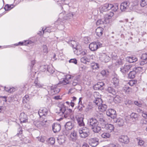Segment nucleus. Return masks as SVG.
<instances>
[{"label": "nucleus", "mask_w": 147, "mask_h": 147, "mask_svg": "<svg viewBox=\"0 0 147 147\" xmlns=\"http://www.w3.org/2000/svg\"><path fill=\"white\" fill-rule=\"evenodd\" d=\"M58 109L59 110L58 112L59 114H60L61 115L64 114V117L65 118H68L69 117L70 114L72 111L71 109H66L65 106L62 103L60 104Z\"/></svg>", "instance_id": "obj_1"}, {"label": "nucleus", "mask_w": 147, "mask_h": 147, "mask_svg": "<svg viewBox=\"0 0 147 147\" xmlns=\"http://www.w3.org/2000/svg\"><path fill=\"white\" fill-rule=\"evenodd\" d=\"M135 6L133 3H130L128 1H126L122 3L120 5V8L122 11H125L127 10H132Z\"/></svg>", "instance_id": "obj_2"}, {"label": "nucleus", "mask_w": 147, "mask_h": 147, "mask_svg": "<svg viewBox=\"0 0 147 147\" xmlns=\"http://www.w3.org/2000/svg\"><path fill=\"white\" fill-rule=\"evenodd\" d=\"M78 132L80 137L84 139L88 137L90 134L89 129L86 127L80 129L78 130Z\"/></svg>", "instance_id": "obj_3"}, {"label": "nucleus", "mask_w": 147, "mask_h": 147, "mask_svg": "<svg viewBox=\"0 0 147 147\" xmlns=\"http://www.w3.org/2000/svg\"><path fill=\"white\" fill-rule=\"evenodd\" d=\"M76 118L77 121L78 125L80 126H83L85 125L83 120L84 116L81 114H79L76 116Z\"/></svg>", "instance_id": "obj_4"}, {"label": "nucleus", "mask_w": 147, "mask_h": 147, "mask_svg": "<svg viewBox=\"0 0 147 147\" xmlns=\"http://www.w3.org/2000/svg\"><path fill=\"white\" fill-rule=\"evenodd\" d=\"M98 92H96L94 94L95 99L94 100V102L98 107L101 104L102 102V99L100 98V96L99 95Z\"/></svg>", "instance_id": "obj_5"}, {"label": "nucleus", "mask_w": 147, "mask_h": 147, "mask_svg": "<svg viewBox=\"0 0 147 147\" xmlns=\"http://www.w3.org/2000/svg\"><path fill=\"white\" fill-rule=\"evenodd\" d=\"M131 66L129 65H125L123 66H121L120 68V71L124 75L131 68Z\"/></svg>", "instance_id": "obj_6"}, {"label": "nucleus", "mask_w": 147, "mask_h": 147, "mask_svg": "<svg viewBox=\"0 0 147 147\" xmlns=\"http://www.w3.org/2000/svg\"><path fill=\"white\" fill-rule=\"evenodd\" d=\"M107 115L111 118L114 119L117 116L116 112L113 109H109L106 111Z\"/></svg>", "instance_id": "obj_7"}, {"label": "nucleus", "mask_w": 147, "mask_h": 147, "mask_svg": "<svg viewBox=\"0 0 147 147\" xmlns=\"http://www.w3.org/2000/svg\"><path fill=\"white\" fill-rule=\"evenodd\" d=\"M99 58L101 61L104 62H107L109 60V57L106 53H101L99 55Z\"/></svg>", "instance_id": "obj_8"}, {"label": "nucleus", "mask_w": 147, "mask_h": 147, "mask_svg": "<svg viewBox=\"0 0 147 147\" xmlns=\"http://www.w3.org/2000/svg\"><path fill=\"white\" fill-rule=\"evenodd\" d=\"M118 140L119 142L125 144H127L129 142V138L126 136L121 135L119 137Z\"/></svg>", "instance_id": "obj_9"}, {"label": "nucleus", "mask_w": 147, "mask_h": 147, "mask_svg": "<svg viewBox=\"0 0 147 147\" xmlns=\"http://www.w3.org/2000/svg\"><path fill=\"white\" fill-rule=\"evenodd\" d=\"M48 113V109L46 108H41L39 110L38 114L40 117L43 116H46Z\"/></svg>", "instance_id": "obj_10"}, {"label": "nucleus", "mask_w": 147, "mask_h": 147, "mask_svg": "<svg viewBox=\"0 0 147 147\" xmlns=\"http://www.w3.org/2000/svg\"><path fill=\"white\" fill-rule=\"evenodd\" d=\"M67 42L73 48L75 49L76 50H78V47L79 44L75 40L70 39Z\"/></svg>", "instance_id": "obj_11"}, {"label": "nucleus", "mask_w": 147, "mask_h": 147, "mask_svg": "<svg viewBox=\"0 0 147 147\" xmlns=\"http://www.w3.org/2000/svg\"><path fill=\"white\" fill-rule=\"evenodd\" d=\"M88 123L91 127H92L98 125V121L95 119L91 118L89 119Z\"/></svg>", "instance_id": "obj_12"}, {"label": "nucleus", "mask_w": 147, "mask_h": 147, "mask_svg": "<svg viewBox=\"0 0 147 147\" xmlns=\"http://www.w3.org/2000/svg\"><path fill=\"white\" fill-rule=\"evenodd\" d=\"M98 139L96 138L90 139L89 140V143L90 145L93 147H95L98 144Z\"/></svg>", "instance_id": "obj_13"}, {"label": "nucleus", "mask_w": 147, "mask_h": 147, "mask_svg": "<svg viewBox=\"0 0 147 147\" xmlns=\"http://www.w3.org/2000/svg\"><path fill=\"white\" fill-rule=\"evenodd\" d=\"M64 78L61 79L62 80L60 81V83L65 85L69 83L68 80L71 79V76L69 74L64 75Z\"/></svg>", "instance_id": "obj_14"}, {"label": "nucleus", "mask_w": 147, "mask_h": 147, "mask_svg": "<svg viewBox=\"0 0 147 147\" xmlns=\"http://www.w3.org/2000/svg\"><path fill=\"white\" fill-rule=\"evenodd\" d=\"M89 48L92 51H95L98 48V45L96 42H92L89 45Z\"/></svg>", "instance_id": "obj_15"}, {"label": "nucleus", "mask_w": 147, "mask_h": 147, "mask_svg": "<svg viewBox=\"0 0 147 147\" xmlns=\"http://www.w3.org/2000/svg\"><path fill=\"white\" fill-rule=\"evenodd\" d=\"M61 129V126L60 124L55 123L52 125V129L54 133H56L60 131Z\"/></svg>", "instance_id": "obj_16"}, {"label": "nucleus", "mask_w": 147, "mask_h": 147, "mask_svg": "<svg viewBox=\"0 0 147 147\" xmlns=\"http://www.w3.org/2000/svg\"><path fill=\"white\" fill-rule=\"evenodd\" d=\"M104 83L102 82H98L95 85L94 88L96 90H102L104 89Z\"/></svg>", "instance_id": "obj_17"}, {"label": "nucleus", "mask_w": 147, "mask_h": 147, "mask_svg": "<svg viewBox=\"0 0 147 147\" xmlns=\"http://www.w3.org/2000/svg\"><path fill=\"white\" fill-rule=\"evenodd\" d=\"M65 126L67 130H71L74 126V122L72 121L67 122L66 123Z\"/></svg>", "instance_id": "obj_18"}, {"label": "nucleus", "mask_w": 147, "mask_h": 147, "mask_svg": "<svg viewBox=\"0 0 147 147\" xmlns=\"http://www.w3.org/2000/svg\"><path fill=\"white\" fill-rule=\"evenodd\" d=\"M20 120L22 123L27 122L28 117L27 115L24 113H21L20 115Z\"/></svg>", "instance_id": "obj_19"}, {"label": "nucleus", "mask_w": 147, "mask_h": 147, "mask_svg": "<svg viewBox=\"0 0 147 147\" xmlns=\"http://www.w3.org/2000/svg\"><path fill=\"white\" fill-rule=\"evenodd\" d=\"M78 136L77 134V132L75 131H74L71 132L70 135L69 140L73 142H75L77 140Z\"/></svg>", "instance_id": "obj_20"}, {"label": "nucleus", "mask_w": 147, "mask_h": 147, "mask_svg": "<svg viewBox=\"0 0 147 147\" xmlns=\"http://www.w3.org/2000/svg\"><path fill=\"white\" fill-rule=\"evenodd\" d=\"M109 4L106 3L101 6L100 8L101 12L106 11L110 10Z\"/></svg>", "instance_id": "obj_21"}, {"label": "nucleus", "mask_w": 147, "mask_h": 147, "mask_svg": "<svg viewBox=\"0 0 147 147\" xmlns=\"http://www.w3.org/2000/svg\"><path fill=\"white\" fill-rule=\"evenodd\" d=\"M126 60L127 62L130 63L135 62L137 61V58L135 56H131L127 57L126 58Z\"/></svg>", "instance_id": "obj_22"}, {"label": "nucleus", "mask_w": 147, "mask_h": 147, "mask_svg": "<svg viewBox=\"0 0 147 147\" xmlns=\"http://www.w3.org/2000/svg\"><path fill=\"white\" fill-rule=\"evenodd\" d=\"M137 71V68H135L134 70L129 72L128 74V78L130 79H133L135 78L136 75V71Z\"/></svg>", "instance_id": "obj_23"}, {"label": "nucleus", "mask_w": 147, "mask_h": 147, "mask_svg": "<svg viewBox=\"0 0 147 147\" xmlns=\"http://www.w3.org/2000/svg\"><path fill=\"white\" fill-rule=\"evenodd\" d=\"M104 128L109 132H111L113 131L114 129V125L111 124H107L105 125Z\"/></svg>", "instance_id": "obj_24"}, {"label": "nucleus", "mask_w": 147, "mask_h": 147, "mask_svg": "<svg viewBox=\"0 0 147 147\" xmlns=\"http://www.w3.org/2000/svg\"><path fill=\"white\" fill-rule=\"evenodd\" d=\"M104 29L101 27L97 28L96 30V35L98 36H101L103 32Z\"/></svg>", "instance_id": "obj_25"}, {"label": "nucleus", "mask_w": 147, "mask_h": 147, "mask_svg": "<svg viewBox=\"0 0 147 147\" xmlns=\"http://www.w3.org/2000/svg\"><path fill=\"white\" fill-rule=\"evenodd\" d=\"M114 121L117 123V125L119 127L123 126L124 123V120L120 118L115 119Z\"/></svg>", "instance_id": "obj_26"}, {"label": "nucleus", "mask_w": 147, "mask_h": 147, "mask_svg": "<svg viewBox=\"0 0 147 147\" xmlns=\"http://www.w3.org/2000/svg\"><path fill=\"white\" fill-rule=\"evenodd\" d=\"M51 90L53 94H56L58 93L60 91V89L57 87V85L52 86L51 88Z\"/></svg>", "instance_id": "obj_27"}, {"label": "nucleus", "mask_w": 147, "mask_h": 147, "mask_svg": "<svg viewBox=\"0 0 147 147\" xmlns=\"http://www.w3.org/2000/svg\"><path fill=\"white\" fill-rule=\"evenodd\" d=\"M107 91L112 95H115L116 94V91L114 88L112 87H109L107 89Z\"/></svg>", "instance_id": "obj_28"}, {"label": "nucleus", "mask_w": 147, "mask_h": 147, "mask_svg": "<svg viewBox=\"0 0 147 147\" xmlns=\"http://www.w3.org/2000/svg\"><path fill=\"white\" fill-rule=\"evenodd\" d=\"M57 140L60 144H62L65 143L66 138L64 136H59L57 138Z\"/></svg>", "instance_id": "obj_29"}, {"label": "nucleus", "mask_w": 147, "mask_h": 147, "mask_svg": "<svg viewBox=\"0 0 147 147\" xmlns=\"http://www.w3.org/2000/svg\"><path fill=\"white\" fill-rule=\"evenodd\" d=\"M118 3H115L114 5L112 4H109V6L110 7V10L111 9L114 12L117 11L118 9Z\"/></svg>", "instance_id": "obj_30"}, {"label": "nucleus", "mask_w": 147, "mask_h": 147, "mask_svg": "<svg viewBox=\"0 0 147 147\" xmlns=\"http://www.w3.org/2000/svg\"><path fill=\"white\" fill-rule=\"evenodd\" d=\"M119 79L116 77L113 78L112 80V82L115 86L119 85Z\"/></svg>", "instance_id": "obj_31"}, {"label": "nucleus", "mask_w": 147, "mask_h": 147, "mask_svg": "<svg viewBox=\"0 0 147 147\" xmlns=\"http://www.w3.org/2000/svg\"><path fill=\"white\" fill-rule=\"evenodd\" d=\"M98 108L101 112H104L106 110L107 106L105 104H101L98 107Z\"/></svg>", "instance_id": "obj_32"}, {"label": "nucleus", "mask_w": 147, "mask_h": 147, "mask_svg": "<svg viewBox=\"0 0 147 147\" xmlns=\"http://www.w3.org/2000/svg\"><path fill=\"white\" fill-rule=\"evenodd\" d=\"M73 14L72 12H70L64 16L63 18L64 20H69L72 18Z\"/></svg>", "instance_id": "obj_33"}, {"label": "nucleus", "mask_w": 147, "mask_h": 147, "mask_svg": "<svg viewBox=\"0 0 147 147\" xmlns=\"http://www.w3.org/2000/svg\"><path fill=\"white\" fill-rule=\"evenodd\" d=\"M93 131L94 132L96 133H98L101 130V127L97 125L95 126L91 127Z\"/></svg>", "instance_id": "obj_34"}, {"label": "nucleus", "mask_w": 147, "mask_h": 147, "mask_svg": "<svg viewBox=\"0 0 147 147\" xmlns=\"http://www.w3.org/2000/svg\"><path fill=\"white\" fill-rule=\"evenodd\" d=\"M139 115L138 114L135 113H131V117L132 119H134L135 120H138Z\"/></svg>", "instance_id": "obj_35"}, {"label": "nucleus", "mask_w": 147, "mask_h": 147, "mask_svg": "<svg viewBox=\"0 0 147 147\" xmlns=\"http://www.w3.org/2000/svg\"><path fill=\"white\" fill-rule=\"evenodd\" d=\"M29 100V96L28 95H26L23 98L22 101L23 103H26Z\"/></svg>", "instance_id": "obj_36"}, {"label": "nucleus", "mask_w": 147, "mask_h": 147, "mask_svg": "<svg viewBox=\"0 0 147 147\" xmlns=\"http://www.w3.org/2000/svg\"><path fill=\"white\" fill-rule=\"evenodd\" d=\"M14 7V6L13 5H9L7 4L5 6L4 8L6 11L9 10L13 8Z\"/></svg>", "instance_id": "obj_37"}, {"label": "nucleus", "mask_w": 147, "mask_h": 147, "mask_svg": "<svg viewBox=\"0 0 147 147\" xmlns=\"http://www.w3.org/2000/svg\"><path fill=\"white\" fill-rule=\"evenodd\" d=\"M47 71L51 74H53L55 71L54 69L52 66H48L47 68Z\"/></svg>", "instance_id": "obj_38"}, {"label": "nucleus", "mask_w": 147, "mask_h": 147, "mask_svg": "<svg viewBox=\"0 0 147 147\" xmlns=\"http://www.w3.org/2000/svg\"><path fill=\"white\" fill-rule=\"evenodd\" d=\"M121 98L119 96H116L114 98V100L115 102L120 103L121 101Z\"/></svg>", "instance_id": "obj_39"}, {"label": "nucleus", "mask_w": 147, "mask_h": 147, "mask_svg": "<svg viewBox=\"0 0 147 147\" xmlns=\"http://www.w3.org/2000/svg\"><path fill=\"white\" fill-rule=\"evenodd\" d=\"M101 136L104 138H109L110 137L111 134L108 133H104L102 134Z\"/></svg>", "instance_id": "obj_40"}, {"label": "nucleus", "mask_w": 147, "mask_h": 147, "mask_svg": "<svg viewBox=\"0 0 147 147\" xmlns=\"http://www.w3.org/2000/svg\"><path fill=\"white\" fill-rule=\"evenodd\" d=\"M91 67L93 69H96L99 68V65L98 63H93L91 64Z\"/></svg>", "instance_id": "obj_41"}, {"label": "nucleus", "mask_w": 147, "mask_h": 147, "mask_svg": "<svg viewBox=\"0 0 147 147\" xmlns=\"http://www.w3.org/2000/svg\"><path fill=\"white\" fill-rule=\"evenodd\" d=\"M124 90L125 91L126 93H129L131 91V89L129 87L126 86L123 88Z\"/></svg>", "instance_id": "obj_42"}, {"label": "nucleus", "mask_w": 147, "mask_h": 147, "mask_svg": "<svg viewBox=\"0 0 147 147\" xmlns=\"http://www.w3.org/2000/svg\"><path fill=\"white\" fill-rule=\"evenodd\" d=\"M29 43V41L27 40V41H25L24 42H19L16 45H27Z\"/></svg>", "instance_id": "obj_43"}, {"label": "nucleus", "mask_w": 147, "mask_h": 147, "mask_svg": "<svg viewBox=\"0 0 147 147\" xmlns=\"http://www.w3.org/2000/svg\"><path fill=\"white\" fill-rule=\"evenodd\" d=\"M109 72L107 70H103L101 71L100 74L103 76H106L108 74Z\"/></svg>", "instance_id": "obj_44"}, {"label": "nucleus", "mask_w": 147, "mask_h": 147, "mask_svg": "<svg viewBox=\"0 0 147 147\" xmlns=\"http://www.w3.org/2000/svg\"><path fill=\"white\" fill-rule=\"evenodd\" d=\"M55 139L54 138H51L49 139V143L51 145H53L55 143Z\"/></svg>", "instance_id": "obj_45"}, {"label": "nucleus", "mask_w": 147, "mask_h": 147, "mask_svg": "<svg viewBox=\"0 0 147 147\" xmlns=\"http://www.w3.org/2000/svg\"><path fill=\"white\" fill-rule=\"evenodd\" d=\"M141 6L144 7L147 5V0H141L140 3Z\"/></svg>", "instance_id": "obj_46"}, {"label": "nucleus", "mask_w": 147, "mask_h": 147, "mask_svg": "<svg viewBox=\"0 0 147 147\" xmlns=\"http://www.w3.org/2000/svg\"><path fill=\"white\" fill-rule=\"evenodd\" d=\"M114 14L113 12H110L109 14L106 15L105 18H107L108 19H110L113 16Z\"/></svg>", "instance_id": "obj_47"}, {"label": "nucleus", "mask_w": 147, "mask_h": 147, "mask_svg": "<svg viewBox=\"0 0 147 147\" xmlns=\"http://www.w3.org/2000/svg\"><path fill=\"white\" fill-rule=\"evenodd\" d=\"M42 51L44 53H48L47 46L45 45H44L42 47Z\"/></svg>", "instance_id": "obj_48"}, {"label": "nucleus", "mask_w": 147, "mask_h": 147, "mask_svg": "<svg viewBox=\"0 0 147 147\" xmlns=\"http://www.w3.org/2000/svg\"><path fill=\"white\" fill-rule=\"evenodd\" d=\"M136 83V81L134 80H131L129 81L128 84L129 85L132 86Z\"/></svg>", "instance_id": "obj_49"}, {"label": "nucleus", "mask_w": 147, "mask_h": 147, "mask_svg": "<svg viewBox=\"0 0 147 147\" xmlns=\"http://www.w3.org/2000/svg\"><path fill=\"white\" fill-rule=\"evenodd\" d=\"M87 59L86 57H84L81 58L80 61L81 62L86 63Z\"/></svg>", "instance_id": "obj_50"}, {"label": "nucleus", "mask_w": 147, "mask_h": 147, "mask_svg": "<svg viewBox=\"0 0 147 147\" xmlns=\"http://www.w3.org/2000/svg\"><path fill=\"white\" fill-rule=\"evenodd\" d=\"M103 24L104 22L101 19L98 20L96 22V24L97 26H98L100 24Z\"/></svg>", "instance_id": "obj_51"}, {"label": "nucleus", "mask_w": 147, "mask_h": 147, "mask_svg": "<svg viewBox=\"0 0 147 147\" xmlns=\"http://www.w3.org/2000/svg\"><path fill=\"white\" fill-rule=\"evenodd\" d=\"M140 123L143 125L147 124V121L146 119H142Z\"/></svg>", "instance_id": "obj_52"}, {"label": "nucleus", "mask_w": 147, "mask_h": 147, "mask_svg": "<svg viewBox=\"0 0 147 147\" xmlns=\"http://www.w3.org/2000/svg\"><path fill=\"white\" fill-rule=\"evenodd\" d=\"M142 59L143 60H146L147 59V57H146V53L143 54L141 57Z\"/></svg>", "instance_id": "obj_53"}, {"label": "nucleus", "mask_w": 147, "mask_h": 147, "mask_svg": "<svg viewBox=\"0 0 147 147\" xmlns=\"http://www.w3.org/2000/svg\"><path fill=\"white\" fill-rule=\"evenodd\" d=\"M69 63H74L75 64H76L77 63V60L75 59H71L69 60Z\"/></svg>", "instance_id": "obj_54"}, {"label": "nucleus", "mask_w": 147, "mask_h": 147, "mask_svg": "<svg viewBox=\"0 0 147 147\" xmlns=\"http://www.w3.org/2000/svg\"><path fill=\"white\" fill-rule=\"evenodd\" d=\"M125 103L126 105H130L131 104L132 102L131 100H127L125 101Z\"/></svg>", "instance_id": "obj_55"}, {"label": "nucleus", "mask_w": 147, "mask_h": 147, "mask_svg": "<svg viewBox=\"0 0 147 147\" xmlns=\"http://www.w3.org/2000/svg\"><path fill=\"white\" fill-rule=\"evenodd\" d=\"M99 122L101 123H102L105 122V120L102 118H100L98 119Z\"/></svg>", "instance_id": "obj_56"}, {"label": "nucleus", "mask_w": 147, "mask_h": 147, "mask_svg": "<svg viewBox=\"0 0 147 147\" xmlns=\"http://www.w3.org/2000/svg\"><path fill=\"white\" fill-rule=\"evenodd\" d=\"M134 103L135 105H137L138 107H141L142 106V104L141 103H139L138 101H135L134 102Z\"/></svg>", "instance_id": "obj_57"}, {"label": "nucleus", "mask_w": 147, "mask_h": 147, "mask_svg": "<svg viewBox=\"0 0 147 147\" xmlns=\"http://www.w3.org/2000/svg\"><path fill=\"white\" fill-rule=\"evenodd\" d=\"M142 116L145 119H147V112H143L142 115Z\"/></svg>", "instance_id": "obj_58"}, {"label": "nucleus", "mask_w": 147, "mask_h": 147, "mask_svg": "<svg viewBox=\"0 0 147 147\" xmlns=\"http://www.w3.org/2000/svg\"><path fill=\"white\" fill-rule=\"evenodd\" d=\"M144 142L142 140H139L138 141V145L140 146H142L144 144Z\"/></svg>", "instance_id": "obj_59"}, {"label": "nucleus", "mask_w": 147, "mask_h": 147, "mask_svg": "<svg viewBox=\"0 0 147 147\" xmlns=\"http://www.w3.org/2000/svg\"><path fill=\"white\" fill-rule=\"evenodd\" d=\"M117 144H110L109 145L108 147H118Z\"/></svg>", "instance_id": "obj_60"}, {"label": "nucleus", "mask_w": 147, "mask_h": 147, "mask_svg": "<svg viewBox=\"0 0 147 147\" xmlns=\"http://www.w3.org/2000/svg\"><path fill=\"white\" fill-rule=\"evenodd\" d=\"M9 93H12L15 91V88H9Z\"/></svg>", "instance_id": "obj_61"}, {"label": "nucleus", "mask_w": 147, "mask_h": 147, "mask_svg": "<svg viewBox=\"0 0 147 147\" xmlns=\"http://www.w3.org/2000/svg\"><path fill=\"white\" fill-rule=\"evenodd\" d=\"M78 83V81L76 80H74V81L73 82L72 84L73 86H75L77 85Z\"/></svg>", "instance_id": "obj_62"}, {"label": "nucleus", "mask_w": 147, "mask_h": 147, "mask_svg": "<svg viewBox=\"0 0 147 147\" xmlns=\"http://www.w3.org/2000/svg\"><path fill=\"white\" fill-rule=\"evenodd\" d=\"M35 61L34 60H33L31 61V68H32L33 67V66L34 65V64H35Z\"/></svg>", "instance_id": "obj_63"}, {"label": "nucleus", "mask_w": 147, "mask_h": 147, "mask_svg": "<svg viewBox=\"0 0 147 147\" xmlns=\"http://www.w3.org/2000/svg\"><path fill=\"white\" fill-rule=\"evenodd\" d=\"M35 86L37 88H40L41 86L40 84L38 82L35 84Z\"/></svg>", "instance_id": "obj_64"}]
</instances>
